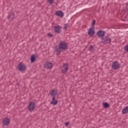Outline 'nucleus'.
<instances>
[{"label": "nucleus", "instance_id": "6e6552de", "mask_svg": "<svg viewBox=\"0 0 128 128\" xmlns=\"http://www.w3.org/2000/svg\"><path fill=\"white\" fill-rule=\"evenodd\" d=\"M10 118L6 117L2 121V124L4 126H10Z\"/></svg>", "mask_w": 128, "mask_h": 128}, {"label": "nucleus", "instance_id": "393cba45", "mask_svg": "<svg viewBox=\"0 0 128 128\" xmlns=\"http://www.w3.org/2000/svg\"><path fill=\"white\" fill-rule=\"evenodd\" d=\"M64 26H68V24H64Z\"/></svg>", "mask_w": 128, "mask_h": 128}, {"label": "nucleus", "instance_id": "aec40b11", "mask_svg": "<svg viewBox=\"0 0 128 128\" xmlns=\"http://www.w3.org/2000/svg\"><path fill=\"white\" fill-rule=\"evenodd\" d=\"M49 38H52V36H54V34H52L49 32L47 34Z\"/></svg>", "mask_w": 128, "mask_h": 128}, {"label": "nucleus", "instance_id": "a211bd4d", "mask_svg": "<svg viewBox=\"0 0 128 128\" xmlns=\"http://www.w3.org/2000/svg\"><path fill=\"white\" fill-rule=\"evenodd\" d=\"M94 26H96V20H93L92 23V28H94Z\"/></svg>", "mask_w": 128, "mask_h": 128}, {"label": "nucleus", "instance_id": "0eeeda50", "mask_svg": "<svg viewBox=\"0 0 128 128\" xmlns=\"http://www.w3.org/2000/svg\"><path fill=\"white\" fill-rule=\"evenodd\" d=\"M68 70V63L64 64H63L62 69V74H66Z\"/></svg>", "mask_w": 128, "mask_h": 128}, {"label": "nucleus", "instance_id": "7ed1b4c3", "mask_svg": "<svg viewBox=\"0 0 128 128\" xmlns=\"http://www.w3.org/2000/svg\"><path fill=\"white\" fill-rule=\"evenodd\" d=\"M102 42L103 44H110L112 42V38L108 36H104L102 38Z\"/></svg>", "mask_w": 128, "mask_h": 128}, {"label": "nucleus", "instance_id": "dca6fc26", "mask_svg": "<svg viewBox=\"0 0 128 128\" xmlns=\"http://www.w3.org/2000/svg\"><path fill=\"white\" fill-rule=\"evenodd\" d=\"M128 113V106H126L122 110V114H126Z\"/></svg>", "mask_w": 128, "mask_h": 128}, {"label": "nucleus", "instance_id": "9b49d317", "mask_svg": "<svg viewBox=\"0 0 128 128\" xmlns=\"http://www.w3.org/2000/svg\"><path fill=\"white\" fill-rule=\"evenodd\" d=\"M44 66L47 70H50V68H52V62H46L44 64Z\"/></svg>", "mask_w": 128, "mask_h": 128}, {"label": "nucleus", "instance_id": "423d86ee", "mask_svg": "<svg viewBox=\"0 0 128 128\" xmlns=\"http://www.w3.org/2000/svg\"><path fill=\"white\" fill-rule=\"evenodd\" d=\"M36 108V103L34 102H30L28 106V110L30 112H34Z\"/></svg>", "mask_w": 128, "mask_h": 128}, {"label": "nucleus", "instance_id": "9d476101", "mask_svg": "<svg viewBox=\"0 0 128 128\" xmlns=\"http://www.w3.org/2000/svg\"><path fill=\"white\" fill-rule=\"evenodd\" d=\"M14 14L13 12H11L8 16V20L9 22H12L14 20Z\"/></svg>", "mask_w": 128, "mask_h": 128}, {"label": "nucleus", "instance_id": "39448f33", "mask_svg": "<svg viewBox=\"0 0 128 128\" xmlns=\"http://www.w3.org/2000/svg\"><path fill=\"white\" fill-rule=\"evenodd\" d=\"M112 68L113 70H119L120 68V65L118 64V62L115 61L112 63Z\"/></svg>", "mask_w": 128, "mask_h": 128}, {"label": "nucleus", "instance_id": "f03ea898", "mask_svg": "<svg viewBox=\"0 0 128 128\" xmlns=\"http://www.w3.org/2000/svg\"><path fill=\"white\" fill-rule=\"evenodd\" d=\"M50 94L52 96H53L52 98V100L50 102V104H53L54 106H56L58 104V101L56 100V96L58 94V90L54 89L50 92Z\"/></svg>", "mask_w": 128, "mask_h": 128}, {"label": "nucleus", "instance_id": "f257e3e1", "mask_svg": "<svg viewBox=\"0 0 128 128\" xmlns=\"http://www.w3.org/2000/svg\"><path fill=\"white\" fill-rule=\"evenodd\" d=\"M60 50H68V44L66 42L62 41L59 44L58 46H55V52H56L57 56H58V54H60V52H62Z\"/></svg>", "mask_w": 128, "mask_h": 128}, {"label": "nucleus", "instance_id": "cd10ccee", "mask_svg": "<svg viewBox=\"0 0 128 128\" xmlns=\"http://www.w3.org/2000/svg\"><path fill=\"white\" fill-rule=\"evenodd\" d=\"M84 28H86V26H84Z\"/></svg>", "mask_w": 128, "mask_h": 128}, {"label": "nucleus", "instance_id": "4468645a", "mask_svg": "<svg viewBox=\"0 0 128 128\" xmlns=\"http://www.w3.org/2000/svg\"><path fill=\"white\" fill-rule=\"evenodd\" d=\"M95 34L94 28H90L88 30V34L90 36H92Z\"/></svg>", "mask_w": 128, "mask_h": 128}, {"label": "nucleus", "instance_id": "a878e982", "mask_svg": "<svg viewBox=\"0 0 128 128\" xmlns=\"http://www.w3.org/2000/svg\"><path fill=\"white\" fill-rule=\"evenodd\" d=\"M126 6H128V2L126 3Z\"/></svg>", "mask_w": 128, "mask_h": 128}, {"label": "nucleus", "instance_id": "5701e85b", "mask_svg": "<svg viewBox=\"0 0 128 128\" xmlns=\"http://www.w3.org/2000/svg\"><path fill=\"white\" fill-rule=\"evenodd\" d=\"M69 124H70V122H66L65 123V126H68Z\"/></svg>", "mask_w": 128, "mask_h": 128}, {"label": "nucleus", "instance_id": "bb28decb", "mask_svg": "<svg viewBox=\"0 0 128 128\" xmlns=\"http://www.w3.org/2000/svg\"><path fill=\"white\" fill-rule=\"evenodd\" d=\"M128 8V6H126V8Z\"/></svg>", "mask_w": 128, "mask_h": 128}, {"label": "nucleus", "instance_id": "1a4fd4ad", "mask_svg": "<svg viewBox=\"0 0 128 128\" xmlns=\"http://www.w3.org/2000/svg\"><path fill=\"white\" fill-rule=\"evenodd\" d=\"M105 35H106V32L102 30H99L96 32V36H99V38H104V36Z\"/></svg>", "mask_w": 128, "mask_h": 128}, {"label": "nucleus", "instance_id": "f3484780", "mask_svg": "<svg viewBox=\"0 0 128 128\" xmlns=\"http://www.w3.org/2000/svg\"><path fill=\"white\" fill-rule=\"evenodd\" d=\"M103 108H110V104L106 102L103 103Z\"/></svg>", "mask_w": 128, "mask_h": 128}, {"label": "nucleus", "instance_id": "2eb2a0df", "mask_svg": "<svg viewBox=\"0 0 128 128\" xmlns=\"http://www.w3.org/2000/svg\"><path fill=\"white\" fill-rule=\"evenodd\" d=\"M36 56H38L36 54H32V56H31L30 60L32 64L36 62Z\"/></svg>", "mask_w": 128, "mask_h": 128}, {"label": "nucleus", "instance_id": "4be33fe9", "mask_svg": "<svg viewBox=\"0 0 128 128\" xmlns=\"http://www.w3.org/2000/svg\"><path fill=\"white\" fill-rule=\"evenodd\" d=\"M48 2L50 4H54V0H48Z\"/></svg>", "mask_w": 128, "mask_h": 128}, {"label": "nucleus", "instance_id": "ddd939ff", "mask_svg": "<svg viewBox=\"0 0 128 128\" xmlns=\"http://www.w3.org/2000/svg\"><path fill=\"white\" fill-rule=\"evenodd\" d=\"M55 15L57 16H60V18H64V14L62 10H58L56 12Z\"/></svg>", "mask_w": 128, "mask_h": 128}, {"label": "nucleus", "instance_id": "412c9836", "mask_svg": "<svg viewBox=\"0 0 128 128\" xmlns=\"http://www.w3.org/2000/svg\"><path fill=\"white\" fill-rule=\"evenodd\" d=\"M124 50L125 52H128V45H126L125 46H124Z\"/></svg>", "mask_w": 128, "mask_h": 128}, {"label": "nucleus", "instance_id": "b1692460", "mask_svg": "<svg viewBox=\"0 0 128 128\" xmlns=\"http://www.w3.org/2000/svg\"><path fill=\"white\" fill-rule=\"evenodd\" d=\"M64 28L66 30H68V26H64Z\"/></svg>", "mask_w": 128, "mask_h": 128}, {"label": "nucleus", "instance_id": "f8f14e48", "mask_svg": "<svg viewBox=\"0 0 128 128\" xmlns=\"http://www.w3.org/2000/svg\"><path fill=\"white\" fill-rule=\"evenodd\" d=\"M54 30L55 32H56V34H60V32H62V26H54Z\"/></svg>", "mask_w": 128, "mask_h": 128}, {"label": "nucleus", "instance_id": "20e7f679", "mask_svg": "<svg viewBox=\"0 0 128 128\" xmlns=\"http://www.w3.org/2000/svg\"><path fill=\"white\" fill-rule=\"evenodd\" d=\"M18 68L20 72H24L26 70V66L24 64L20 62L18 66Z\"/></svg>", "mask_w": 128, "mask_h": 128}, {"label": "nucleus", "instance_id": "6ab92c4d", "mask_svg": "<svg viewBox=\"0 0 128 128\" xmlns=\"http://www.w3.org/2000/svg\"><path fill=\"white\" fill-rule=\"evenodd\" d=\"M89 50L90 52H94V46H90V48H89Z\"/></svg>", "mask_w": 128, "mask_h": 128}]
</instances>
